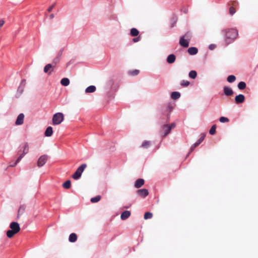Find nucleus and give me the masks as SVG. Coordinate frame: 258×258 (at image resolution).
I'll list each match as a JSON object with an SVG mask.
<instances>
[{
  "mask_svg": "<svg viewBox=\"0 0 258 258\" xmlns=\"http://www.w3.org/2000/svg\"><path fill=\"white\" fill-rule=\"evenodd\" d=\"M17 233L16 232V231H13L11 229L9 230L7 232V236H8V237L11 238H12L14 236V235Z\"/></svg>",
  "mask_w": 258,
  "mask_h": 258,
  "instance_id": "4be33fe9",
  "label": "nucleus"
},
{
  "mask_svg": "<svg viewBox=\"0 0 258 258\" xmlns=\"http://www.w3.org/2000/svg\"><path fill=\"white\" fill-rule=\"evenodd\" d=\"M77 234L75 233H73L70 235L69 240L71 242H75L77 241Z\"/></svg>",
  "mask_w": 258,
  "mask_h": 258,
  "instance_id": "f3484780",
  "label": "nucleus"
},
{
  "mask_svg": "<svg viewBox=\"0 0 258 258\" xmlns=\"http://www.w3.org/2000/svg\"><path fill=\"white\" fill-rule=\"evenodd\" d=\"M195 148V147H194V146L192 145L190 148V151L191 152Z\"/></svg>",
  "mask_w": 258,
  "mask_h": 258,
  "instance_id": "864d4df0",
  "label": "nucleus"
},
{
  "mask_svg": "<svg viewBox=\"0 0 258 258\" xmlns=\"http://www.w3.org/2000/svg\"><path fill=\"white\" fill-rule=\"evenodd\" d=\"M224 93L226 96H229L233 94V91L231 88L225 86L224 87Z\"/></svg>",
  "mask_w": 258,
  "mask_h": 258,
  "instance_id": "f8f14e48",
  "label": "nucleus"
},
{
  "mask_svg": "<svg viewBox=\"0 0 258 258\" xmlns=\"http://www.w3.org/2000/svg\"><path fill=\"white\" fill-rule=\"evenodd\" d=\"M139 39H140V38L137 37V38H134L133 41H134V42H138V41H139Z\"/></svg>",
  "mask_w": 258,
  "mask_h": 258,
  "instance_id": "09e8293b",
  "label": "nucleus"
},
{
  "mask_svg": "<svg viewBox=\"0 0 258 258\" xmlns=\"http://www.w3.org/2000/svg\"><path fill=\"white\" fill-rule=\"evenodd\" d=\"M219 121L221 122L224 123L229 122V120L227 117L222 116L219 118Z\"/></svg>",
  "mask_w": 258,
  "mask_h": 258,
  "instance_id": "4c0bfd02",
  "label": "nucleus"
},
{
  "mask_svg": "<svg viewBox=\"0 0 258 258\" xmlns=\"http://www.w3.org/2000/svg\"><path fill=\"white\" fill-rule=\"evenodd\" d=\"M228 5L230 6V7H236L238 5V2L236 1H231L228 2Z\"/></svg>",
  "mask_w": 258,
  "mask_h": 258,
  "instance_id": "72a5a7b5",
  "label": "nucleus"
},
{
  "mask_svg": "<svg viewBox=\"0 0 258 258\" xmlns=\"http://www.w3.org/2000/svg\"><path fill=\"white\" fill-rule=\"evenodd\" d=\"M225 45L232 43L238 36V31L235 29H224L222 30Z\"/></svg>",
  "mask_w": 258,
  "mask_h": 258,
  "instance_id": "f257e3e1",
  "label": "nucleus"
},
{
  "mask_svg": "<svg viewBox=\"0 0 258 258\" xmlns=\"http://www.w3.org/2000/svg\"><path fill=\"white\" fill-rule=\"evenodd\" d=\"M114 84V81L112 78L109 79L106 82V85L108 87H112Z\"/></svg>",
  "mask_w": 258,
  "mask_h": 258,
  "instance_id": "7c9ffc66",
  "label": "nucleus"
},
{
  "mask_svg": "<svg viewBox=\"0 0 258 258\" xmlns=\"http://www.w3.org/2000/svg\"><path fill=\"white\" fill-rule=\"evenodd\" d=\"M139 73V71L138 70H133V71H130L129 72V74L131 75H133V76H136V75H138Z\"/></svg>",
  "mask_w": 258,
  "mask_h": 258,
  "instance_id": "a19ab883",
  "label": "nucleus"
},
{
  "mask_svg": "<svg viewBox=\"0 0 258 258\" xmlns=\"http://www.w3.org/2000/svg\"><path fill=\"white\" fill-rule=\"evenodd\" d=\"M237 87L239 89L243 90L246 88V83L241 81L238 83Z\"/></svg>",
  "mask_w": 258,
  "mask_h": 258,
  "instance_id": "bb28decb",
  "label": "nucleus"
},
{
  "mask_svg": "<svg viewBox=\"0 0 258 258\" xmlns=\"http://www.w3.org/2000/svg\"><path fill=\"white\" fill-rule=\"evenodd\" d=\"M187 52L190 55H195L198 53V49L196 47H191L188 49Z\"/></svg>",
  "mask_w": 258,
  "mask_h": 258,
  "instance_id": "dca6fc26",
  "label": "nucleus"
},
{
  "mask_svg": "<svg viewBox=\"0 0 258 258\" xmlns=\"http://www.w3.org/2000/svg\"><path fill=\"white\" fill-rule=\"evenodd\" d=\"M175 55L173 54H171L168 56L167 58V61L169 63H172L175 61Z\"/></svg>",
  "mask_w": 258,
  "mask_h": 258,
  "instance_id": "2eb2a0df",
  "label": "nucleus"
},
{
  "mask_svg": "<svg viewBox=\"0 0 258 258\" xmlns=\"http://www.w3.org/2000/svg\"><path fill=\"white\" fill-rule=\"evenodd\" d=\"M52 67V66L51 64H46L44 68V72L46 73H48Z\"/></svg>",
  "mask_w": 258,
  "mask_h": 258,
  "instance_id": "c9c22d12",
  "label": "nucleus"
},
{
  "mask_svg": "<svg viewBox=\"0 0 258 258\" xmlns=\"http://www.w3.org/2000/svg\"><path fill=\"white\" fill-rule=\"evenodd\" d=\"M189 77L191 79H195L197 76V73L195 71H191L189 73Z\"/></svg>",
  "mask_w": 258,
  "mask_h": 258,
  "instance_id": "c85d7f7f",
  "label": "nucleus"
},
{
  "mask_svg": "<svg viewBox=\"0 0 258 258\" xmlns=\"http://www.w3.org/2000/svg\"><path fill=\"white\" fill-rule=\"evenodd\" d=\"M26 207L24 205H21L19 207V209L18 211V217L24 214L25 211Z\"/></svg>",
  "mask_w": 258,
  "mask_h": 258,
  "instance_id": "aec40b11",
  "label": "nucleus"
},
{
  "mask_svg": "<svg viewBox=\"0 0 258 258\" xmlns=\"http://www.w3.org/2000/svg\"><path fill=\"white\" fill-rule=\"evenodd\" d=\"M171 131V128H169V125L167 124H165L162 126V132L163 135V137H166L167 135H168Z\"/></svg>",
  "mask_w": 258,
  "mask_h": 258,
  "instance_id": "9b49d317",
  "label": "nucleus"
},
{
  "mask_svg": "<svg viewBox=\"0 0 258 258\" xmlns=\"http://www.w3.org/2000/svg\"><path fill=\"white\" fill-rule=\"evenodd\" d=\"M199 143H198V142L195 143L193 145L194 147H195V148H196V147H197L198 146H199Z\"/></svg>",
  "mask_w": 258,
  "mask_h": 258,
  "instance_id": "8fccbe9b",
  "label": "nucleus"
},
{
  "mask_svg": "<svg viewBox=\"0 0 258 258\" xmlns=\"http://www.w3.org/2000/svg\"><path fill=\"white\" fill-rule=\"evenodd\" d=\"M151 145V144L150 141H144L142 143L141 147L144 149H148V148H149L150 147Z\"/></svg>",
  "mask_w": 258,
  "mask_h": 258,
  "instance_id": "6ab92c4d",
  "label": "nucleus"
},
{
  "mask_svg": "<svg viewBox=\"0 0 258 258\" xmlns=\"http://www.w3.org/2000/svg\"><path fill=\"white\" fill-rule=\"evenodd\" d=\"M245 100V96L243 94H239L236 96L235 101L236 104L243 103Z\"/></svg>",
  "mask_w": 258,
  "mask_h": 258,
  "instance_id": "1a4fd4ad",
  "label": "nucleus"
},
{
  "mask_svg": "<svg viewBox=\"0 0 258 258\" xmlns=\"http://www.w3.org/2000/svg\"><path fill=\"white\" fill-rule=\"evenodd\" d=\"M189 40L185 39L184 37H181L179 40V44L184 47H187L189 46Z\"/></svg>",
  "mask_w": 258,
  "mask_h": 258,
  "instance_id": "9d476101",
  "label": "nucleus"
},
{
  "mask_svg": "<svg viewBox=\"0 0 258 258\" xmlns=\"http://www.w3.org/2000/svg\"><path fill=\"white\" fill-rule=\"evenodd\" d=\"M144 184V180L143 179H138L136 180L135 183V186L136 188H140Z\"/></svg>",
  "mask_w": 258,
  "mask_h": 258,
  "instance_id": "4468645a",
  "label": "nucleus"
},
{
  "mask_svg": "<svg viewBox=\"0 0 258 258\" xmlns=\"http://www.w3.org/2000/svg\"><path fill=\"white\" fill-rule=\"evenodd\" d=\"M236 80V77L234 75H230L227 77V80L229 83H232Z\"/></svg>",
  "mask_w": 258,
  "mask_h": 258,
  "instance_id": "c756f323",
  "label": "nucleus"
},
{
  "mask_svg": "<svg viewBox=\"0 0 258 258\" xmlns=\"http://www.w3.org/2000/svg\"><path fill=\"white\" fill-rule=\"evenodd\" d=\"M62 52H63V49H60L58 52L57 54V56L60 58V56H61L62 54Z\"/></svg>",
  "mask_w": 258,
  "mask_h": 258,
  "instance_id": "c03bdc74",
  "label": "nucleus"
},
{
  "mask_svg": "<svg viewBox=\"0 0 258 258\" xmlns=\"http://www.w3.org/2000/svg\"><path fill=\"white\" fill-rule=\"evenodd\" d=\"M87 165L86 164H83L80 165L77 169L76 172L73 174L72 177L74 179H78L81 176L82 173L86 168Z\"/></svg>",
  "mask_w": 258,
  "mask_h": 258,
  "instance_id": "7ed1b4c3",
  "label": "nucleus"
},
{
  "mask_svg": "<svg viewBox=\"0 0 258 258\" xmlns=\"http://www.w3.org/2000/svg\"><path fill=\"white\" fill-rule=\"evenodd\" d=\"M26 80L23 79L21 81V84L20 85V88H22L21 89V92H23L24 88L26 85Z\"/></svg>",
  "mask_w": 258,
  "mask_h": 258,
  "instance_id": "473e14b6",
  "label": "nucleus"
},
{
  "mask_svg": "<svg viewBox=\"0 0 258 258\" xmlns=\"http://www.w3.org/2000/svg\"><path fill=\"white\" fill-rule=\"evenodd\" d=\"M216 125L214 124L213 125H212V126L210 128V130L209 131V133L212 135H214L216 133Z\"/></svg>",
  "mask_w": 258,
  "mask_h": 258,
  "instance_id": "2f4dec72",
  "label": "nucleus"
},
{
  "mask_svg": "<svg viewBox=\"0 0 258 258\" xmlns=\"http://www.w3.org/2000/svg\"><path fill=\"white\" fill-rule=\"evenodd\" d=\"M204 139H205V136L203 135L200 137V138L197 141V142H198L199 143V144L200 145L203 141Z\"/></svg>",
  "mask_w": 258,
  "mask_h": 258,
  "instance_id": "79ce46f5",
  "label": "nucleus"
},
{
  "mask_svg": "<svg viewBox=\"0 0 258 258\" xmlns=\"http://www.w3.org/2000/svg\"><path fill=\"white\" fill-rule=\"evenodd\" d=\"M180 85L183 87H187L189 85V82L188 81L183 80L181 81Z\"/></svg>",
  "mask_w": 258,
  "mask_h": 258,
  "instance_id": "58836bf2",
  "label": "nucleus"
},
{
  "mask_svg": "<svg viewBox=\"0 0 258 258\" xmlns=\"http://www.w3.org/2000/svg\"><path fill=\"white\" fill-rule=\"evenodd\" d=\"M153 216V214L152 213H150V212H146L144 214V219H150Z\"/></svg>",
  "mask_w": 258,
  "mask_h": 258,
  "instance_id": "f704fd0d",
  "label": "nucleus"
},
{
  "mask_svg": "<svg viewBox=\"0 0 258 258\" xmlns=\"http://www.w3.org/2000/svg\"><path fill=\"white\" fill-rule=\"evenodd\" d=\"M171 96L173 99L176 100L180 97V94L178 92H173L171 93Z\"/></svg>",
  "mask_w": 258,
  "mask_h": 258,
  "instance_id": "b1692460",
  "label": "nucleus"
},
{
  "mask_svg": "<svg viewBox=\"0 0 258 258\" xmlns=\"http://www.w3.org/2000/svg\"><path fill=\"white\" fill-rule=\"evenodd\" d=\"M236 12L235 9L233 6H231L229 8V14L231 15H234Z\"/></svg>",
  "mask_w": 258,
  "mask_h": 258,
  "instance_id": "ea45409f",
  "label": "nucleus"
},
{
  "mask_svg": "<svg viewBox=\"0 0 258 258\" xmlns=\"http://www.w3.org/2000/svg\"><path fill=\"white\" fill-rule=\"evenodd\" d=\"M53 17H54L53 14H51V15H50V19H52V18H53Z\"/></svg>",
  "mask_w": 258,
  "mask_h": 258,
  "instance_id": "5fc2aeb1",
  "label": "nucleus"
},
{
  "mask_svg": "<svg viewBox=\"0 0 258 258\" xmlns=\"http://www.w3.org/2000/svg\"><path fill=\"white\" fill-rule=\"evenodd\" d=\"M139 32L136 28H132L131 30V35L132 36H137L139 35Z\"/></svg>",
  "mask_w": 258,
  "mask_h": 258,
  "instance_id": "393cba45",
  "label": "nucleus"
},
{
  "mask_svg": "<svg viewBox=\"0 0 258 258\" xmlns=\"http://www.w3.org/2000/svg\"><path fill=\"white\" fill-rule=\"evenodd\" d=\"M169 128H171V130L172 128H174L175 127V124L174 123H172L171 125H169Z\"/></svg>",
  "mask_w": 258,
  "mask_h": 258,
  "instance_id": "49530a36",
  "label": "nucleus"
},
{
  "mask_svg": "<svg viewBox=\"0 0 258 258\" xmlns=\"http://www.w3.org/2000/svg\"><path fill=\"white\" fill-rule=\"evenodd\" d=\"M22 88H20V86L19 87L18 89V91L20 92V93H22V92H21V89H22Z\"/></svg>",
  "mask_w": 258,
  "mask_h": 258,
  "instance_id": "603ef678",
  "label": "nucleus"
},
{
  "mask_svg": "<svg viewBox=\"0 0 258 258\" xmlns=\"http://www.w3.org/2000/svg\"><path fill=\"white\" fill-rule=\"evenodd\" d=\"M29 152V147L28 143H26L24 147V149L23 151V153L21 154L19 157L18 158L17 160L15 161V164H18L21 160L22 159V158Z\"/></svg>",
  "mask_w": 258,
  "mask_h": 258,
  "instance_id": "20e7f679",
  "label": "nucleus"
},
{
  "mask_svg": "<svg viewBox=\"0 0 258 258\" xmlns=\"http://www.w3.org/2000/svg\"><path fill=\"white\" fill-rule=\"evenodd\" d=\"M64 119L63 114L61 112H57L54 114L52 117V123L53 125L60 124Z\"/></svg>",
  "mask_w": 258,
  "mask_h": 258,
  "instance_id": "f03ea898",
  "label": "nucleus"
},
{
  "mask_svg": "<svg viewBox=\"0 0 258 258\" xmlns=\"http://www.w3.org/2000/svg\"><path fill=\"white\" fill-rule=\"evenodd\" d=\"M209 48L211 49H213V46L212 45H210L209 46Z\"/></svg>",
  "mask_w": 258,
  "mask_h": 258,
  "instance_id": "6e6d98bb",
  "label": "nucleus"
},
{
  "mask_svg": "<svg viewBox=\"0 0 258 258\" xmlns=\"http://www.w3.org/2000/svg\"><path fill=\"white\" fill-rule=\"evenodd\" d=\"M17 164H15V162L14 163H13V164H11V165H10V167H14V166H15Z\"/></svg>",
  "mask_w": 258,
  "mask_h": 258,
  "instance_id": "3c124183",
  "label": "nucleus"
},
{
  "mask_svg": "<svg viewBox=\"0 0 258 258\" xmlns=\"http://www.w3.org/2000/svg\"><path fill=\"white\" fill-rule=\"evenodd\" d=\"M24 115L23 113H20L18 116L17 117V118L16 119V121L15 122V124L17 125H21L24 122Z\"/></svg>",
  "mask_w": 258,
  "mask_h": 258,
  "instance_id": "6e6552de",
  "label": "nucleus"
},
{
  "mask_svg": "<svg viewBox=\"0 0 258 258\" xmlns=\"http://www.w3.org/2000/svg\"><path fill=\"white\" fill-rule=\"evenodd\" d=\"M48 159V156L46 155L41 156L38 160L37 166L38 167H41L43 166L46 162Z\"/></svg>",
  "mask_w": 258,
  "mask_h": 258,
  "instance_id": "39448f33",
  "label": "nucleus"
},
{
  "mask_svg": "<svg viewBox=\"0 0 258 258\" xmlns=\"http://www.w3.org/2000/svg\"><path fill=\"white\" fill-rule=\"evenodd\" d=\"M55 4H53L51 7H49L47 11L48 12H50L53 9V8H54V6H55Z\"/></svg>",
  "mask_w": 258,
  "mask_h": 258,
  "instance_id": "a18cd8bd",
  "label": "nucleus"
},
{
  "mask_svg": "<svg viewBox=\"0 0 258 258\" xmlns=\"http://www.w3.org/2000/svg\"><path fill=\"white\" fill-rule=\"evenodd\" d=\"M60 83L62 85L64 86H67L70 84V80L69 79L64 78L61 79Z\"/></svg>",
  "mask_w": 258,
  "mask_h": 258,
  "instance_id": "412c9836",
  "label": "nucleus"
},
{
  "mask_svg": "<svg viewBox=\"0 0 258 258\" xmlns=\"http://www.w3.org/2000/svg\"><path fill=\"white\" fill-rule=\"evenodd\" d=\"M181 37H184L185 39L190 40L191 38V35L190 33L187 32Z\"/></svg>",
  "mask_w": 258,
  "mask_h": 258,
  "instance_id": "e433bc0d",
  "label": "nucleus"
},
{
  "mask_svg": "<svg viewBox=\"0 0 258 258\" xmlns=\"http://www.w3.org/2000/svg\"><path fill=\"white\" fill-rule=\"evenodd\" d=\"M5 23L4 20H0V28L2 27Z\"/></svg>",
  "mask_w": 258,
  "mask_h": 258,
  "instance_id": "de8ad7c7",
  "label": "nucleus"
},
{
  "mask_svg": "<svg viewBox=\"0 0 258 258\" xmlns=\"http://www.w3.org/2000/svg\"><path fill=\"white\" fill-rule=\"evenodd\" d=\"M60 58L56 56L53 60V62L56 64L57 63H58L59 61Z\"/></svg>",
  "mask_w": 258,
  "mask_h": 258,
  "instance_id": "37998d69",
  "label": "nucleus"
},
{
  "mask_svg": "<svg viewBox=\"0 0 258 258\" xmlns=\"http://www.w3.org/2000/svg\"><path fill=\"white\" fill-rule=\"evenodd\" d=\"M131 215V212L129 211H124L123 212L120 216V218L122 220L127 219Z\"/></svg>",
  "mask_w": 258,
  "mask_h": 258,
  "instance_id": "ddd939ff",
  "label": "nucleus"
},
{
  "mask_svg": "<svg viewBox=\"0 0 258 258\" xmlns=\"http://www.w3.org/2000/svg\"><path fill=\"white\" fill-rule=\"evenodd\" d=\"M10 228L11 230L16 231L18 233L20 230V227L18 223L16 222H13L10 224Z\"/></svg>",
  "mask_w": 258,
  "mask_h": 258,
  "instance_id": "423d86ee",
  "label": "nucleus"
},
{
  "mask_svg": "<svg viewBox=\"0 0 258 258\" xmlns=\"http://www.w3.org/2000/svg\"><path fill=\"white\" fill-rule=\"evenodd\" d=\"M137 192L140 197L142 198H145L149 195L148 190L145 188L138 189L137 191Z\"/></svg>",
  "mask_w": 258,
  "mask_h": 258,
  "instance_id": "0eeeda50",
  "label": "nucleus"
},
{
  "mask_svg": "<svg viewBox=\"0 0 258 258\" xmlns=\"http://www.w3.org/2000/svg\"><path fill=\"white\" fill-rule=\"evenodd\" d=\"M101 200V196H97L95 197L92 198L91 199V202L92 203H97Z\"/></svg>",
  "mask_w": 258,
  "mask_h": 258,
  "instance_id": "cd10ccee",
  "label": "nucleus"
},
{
  "mask_svg": "<svg viewBox=\"0 0 258 258\" xmlns=\"http://www.w3.org/2000/svg\"><path fill=\"white\" fill-rule=\"evenodd\" d=\"M53 134V130H52V127L51 126H48L45 132V136L46 137H50L51 136H52Z\"/></svg>",
  "mask_w": 258,
  "mask_h": 258,
  "instance_id": "a211bd4d",
  "label": "nucleus"
},
{
  "mask_svg": "<svg viewBox=\"0 0 258 258\" xmlns=\"http://www.w3.org/2000/svg\"><path fill=\"white\" fill-rule=\"evenodd\" d=\"M71 181L69 180H67L62 184L63 187L64 188H66V189L70 188L71 187Z\"/></svg>",
  "mask_w": 258,
  "mask_h": 258,
  "instance_id": "a878e982",
  "label": "nucleus"
},
{
  "mask_svg": "<svg viewBox=\"0 0 258 258\" xmlns=\"http://www.w3.org/2000/svg\"><path fill=\"white\" fill-rule=\"evenodd\" d=\"M96 90V87L94 86H90L86 89V93H93Z\"/></svg>",
  "mask_w": 258,
  "mask_h": 258,
  "instance_id": "5701e85b",
  "label": "nucleus"
}]
</instances>
